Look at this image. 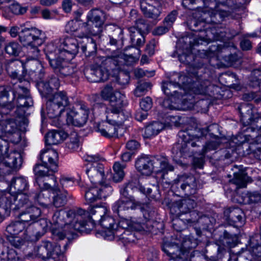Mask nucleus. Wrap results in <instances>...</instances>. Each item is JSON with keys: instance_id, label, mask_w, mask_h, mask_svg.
<instances>
[{"instance_id": "1", "label": "nucleus", "mask_w": 261, "mask_h": 261, "mask_svg": "<svg viewBox=\"0 0 261 261\" xmlns=\"http://www.w3.org/2000/svg\"><path fill=\"white\" fill-rule=\"evenodd\" d=\"M90 215L80 208L56 211L51 220L53 239L63 240L68 234H73L74 231L89 233L95 227L94 220Z\"/></svg>"}, {"instance_id": "2", "label": "nucleus", "mask_w": 261, "mask_h": 261, "mask_svg": "<svg viewBox=\"0 0 261 261\" xmlns=\"http://www.w3.org/2000/svg\"><path fill=\"white\" fill-rule=\"evenodd\" d=\"M41 164H36L34 168L36 182L40 189L45 190L55 187L57 180L54 173L57 171L58 154L54 149L42 151L40 154Z\"/></svg>"}, {"instance_id": "3", "label": "nucleus", "mask_w": 261, "mask_h": 261, "mask_svg": "<svg viewBox=\"0 0 261 261\" xmlns=\"http://www.w3.org/2000/svg\"><path fill=\"white\" fill-rule=\"evenodd\" d=\"M0 98V115H7L14 108H29L33 105V101L29 91L23 85L12 83V87L3 89Z\"/></svg>"}, {"instance_id": "4", "label": "nucleus", "mask_w": 261, "mask_h": 261, "mask_svg": "<svg viewBox=\"0 0 261 261\" xmlns=\"http://www.w3.org/2000/svg\"><path fill=\"white\" fill-rule=\"evenodd\" d=\"M45 34L36 28H24L19 34V41L28 48V56L30 60H36L39 55L38 47L45 41Z\"/></svg>"}, {"instance_id": "5", "label": "nucleus", "mask_w": 261, "mask_h": 261, "mask_svg": "<svg viewBox=\"0 0 261 261\" xmlns=\"http://www.w3.org/2000/svg\"><path fill=\"white\" fill-rule=\"evenodd\" d=\"M45 97L47 99V114L50 118L60 116L70 105L67 94L63 90L56 92Z\"/></svg>"}, {"instance_id": "6", "label": "nucleus", "mask_w": 261, "mask_h": 261, "mask_svg": "<svg viewBox=\"0 0 261 261\" xmlns=\"http://www.w3.org/2000/svg\"><path fill=\"white\" fill-rule=\"evenodd\" d=\"M197 73V72L194 70L193 72L188 73V75H179L177 84L180 87V85H182L185 89L193 91L196 94L205 93L209 85V82L203 81Z\"/></svg>"}, {"instance_id": "7", "label": "nucleus", "mask_w": 261, "mask_h": 261, "mask_svg": "<svg viewBox=\"0 0 261 261\" xmlns=\"http://www.w3.org/2000/svg\"><path fill=\"white\" fill-rule=\"evenodd\" d=\"M100 159L98 154H87L86 159V161L89 162L86 173L93 184L101 183L105 176L103 166L98 163Z\"/></svg>"}, {"instance_id": "8", "label": "nucleus", "mask_w": 261, "mask_h": 261, "mask_svg": "<svg viewBox=\"0 0 261 261\" xmlns=\"http://www.w3.org/2000/svg\"><path fill=\"white\" fill-rule=\"evenodd\" d=\"M89 114V109L84 102L75 104L67 115V123L76 126H82L87 122Z\"/></svg>"}, {"instance_id": "9", "label": "nucleus", "mask_w": 261, "mask_h": 261, "mask_svg": "<svg viewBox=\"0 0 261 261\" xmlns=\"http://www.w3.org/2000/svg\"><path fill=\"white\" fill-rule=\"evenodd\" d=\"M207 133L206 129L204 128H197L195 129L194 133H187L189 135V139L186 141H183L181 143H177L174 146V148H176L179 150L181 155H190L188 154V147L189 146L192 147L200 146L202 144L201 140L203 139L204 136Z\"/></svg>"}, {"instance_id": "10", "label": "nucleus", "mask_w": 261, "mask_h": 261, "mask_svg": "<svg viewBox=\"0 0 261 261\" xmlns=\"http://www.w3.org/2000/svg\"><path fill=\"white\" fill-rule=\"evenodd\" d=\"M38 202L40 205L46 207L50 202V194L48 191H41L39 193L30 191L29 195L21 194L18 196L19 206L24 205H34Z\"/></svg>"}, {"instance_id": "11", "label": "nucleus", "mask_w": 261, "mask_h": 261, "mask_svg": "<svg viewBox=\"0 0 261 261\" xmlns=\"http://www.w3.org/2000/svg\"><path fill=\"white\" fill-rule=\"evenodd\" d=\"M8 149L2 152V161L0 162V172L2 173H9L11 170L16 169L19 168L22 164L21 154L17 151L10 152L6 157L4 154Z\"/></svg>"}, {"instance_id": "12", "label": "nucleus", "mask_w": 261, "mask_h": 261, "mask_svg": "<svg viewBox=\"0 0 261 261\" xmlns=\"http://www.w3.org/2000/svg\"><path fill=\"white\" fill-rule=\"evenodd\" d=\"M107 209L104 206H94L90 210V214L96 215L95 219L101 218L99 221L100 225L107 230L106 233L109 234L110 231L112 230L117 225L115 223V220L112 217L106 216Z\"/></svg>"}, {"instance_id": "13", "label": "nucleus", "mask_w": 261, "mask_h": 261, "mask_svg": "<svg viewBox=\"0 0 261 261\" xmlns=\"http://www.w3.org/2000/svg\"><path fill=\"white\" fill-rule=\"evenodd\" d=\"M71 59L69 57L60 58L57 57L56 60H51L50 66L54 71L62 76L71 75L75 71L73 65L69 63L68 61Z\"/></svg>"}, {"instance_id": "14", "label": "nucleus", "mask_w": 261, "mask_h": 261, "mask_svg": "<svg viewBox=\"0 0 261 261\" xmlns=\"http://www.w3.org/2000/svg\"><path fill=\"white\" fill-rule=\"evenodd\" d=\"M21 208H24L25 210L19 213L17 217L25 226L28 224V227H30L41 216L40 209L34 205H25Z\"/></svg>"}, {"instance_id": "15", "label": "nucleus", "mask_w": 261, "mask_h": 261, "mask_svg": "<svg viewBox=\"0 0 261 261\" xmlns=\"http://www.w3.org/2000/svg\"><path fill=\"white\" fill-rule=\"evenodd\" d=\"M37 86L42 97H48L54 93V90H58L60 86V82L57 76L51 75L47 80L38 82Z\"/></svg>"}, {"instance_id": "16", "label": "nucleus", "mask_w": 261, "mask_h": 261, "mask_svg": "<svg viewBox=\"0 0 261 261\" xmlns=\"http://www.w3.org/2000/svg\"><path fill=\"white\" fill-rule=\"evenodd\" d=\"M196 203L193 199L187 198L177 201L174 203V207H177L182 214L191 213L192 218L187 220L189 223H194L198 222V214L196 211H192Z\"/></svg>"}, {"instance_id": "17", "label": "nucleus", "mask_w": 261, "mask_h": 261, "mask_svg": "<svg viewBox=\"0 0 261 261\" xmlns=\"http://www.w3.org/2000/svg\"><path fill=\"white\" fill-rule=\"evenodd\" d=\"M140 8L146 17L153 20H157L161 13L160 4L157 0H141Z\"/></svg>"}, {"instance_id": "18", "label": "nucleus", "mask_w": 261, "mask_h": 261, "mask_svg": "<svg viewBox=\"0 0 261 261\" xmlns=\"http://www.w3.org/2000/svg\"><path fill=\"white\" fill-rule=\"evenodd\" d=\"M85 75L87 80L92 83L105 82L108 79V71L101 64L93 65L85 71Z\"/></svg>"}, {"instance_id": "19", "label": "nucleus", "mask_w": 261, "mask_h": 261, "mask_svg": "<svg viewBox=\"0 0 261 261\" xmlns=\"http://www.w3.org/2000/svg\"><path fill=\"white\" fill-rule=\"evenodd\" d=\"M141 204L140 202H136L134 199L120 198L114 204L112 209L114 213H117L120 217L123 219L127 211L129 210H135Z\"/></svg>"}, {"instance_id": "20", "label": "nucleus", "mask_w": 261, "mask_h": 261, "mask_svg": "<svg viewBox=\"0 0 261 261\" xmlns=\"http://www.w3.org/2000/svg\"><path fill=\"white\" fill-rule=\"evenodd\" d=\"M177 186L185 195L190 196L196 193L197 184L196 178L193 175H182L178 177Z\"/></svg>"}, {"instance_id": "21", "label": "nucleus", "mask_w": 261, "mask_h": 261, "mask_svg": "<svg viewBox=\"0 0 261 261\" xmlns=\"http://www.w3.org/2000/svg\"><path fill=\"white\" fill-rule=\"evenodd\" d=\"M48 226L46 219L37 220L30 227H27L25 230L24 233L27 236L25 239L29 240L32 236H35L37 239H39L46 232Z\"/></svg>"}, {"instance_id": "22", "label": "nucleus", "mask_w": 261, "mask_h": 261, "mask_svg": "<svg viewBox=\"0 0 261 261\" xmlns=\"http://www.w3.org/2000/svg\"><path fill=\"white\" fill-rule=\"evenodd\" d=\"M192 38L186 36L181 38L179 41V45H181L182 48L183 53L178 54V59L181 63L186 64L192 65L194 60V56L192 54L193 47Z\"/></svg>"}, {"instance_id": "23", "label": "nucleus", "mask_w": 261, "mask_h": 261, "mask_svg": "<svg viewBox=\"0 0 261 261\" xmlns=\"http://www.w3.org/2000/svg\"><path fill=\"white\" fill-rule=\"evenodd\" d=\"M120 53H114L111 56L101 58L102 66L108 70H120L124 66V60Z\"/></svg>"}, {"instance_id": "24", "label": "nucleus", "mask_w": 261, "mask_h": 261, "mask_svg": "<svg viewBox=\"0 0 261 261\" xmlns=\"http://www.w3.org/2000/svg\"><path fill=\"white\" fill-rule=\"evenodd\" d=\"M61 44L63 50H58L60 58L68 56L72 59L79 52V43L74 38H65Z\"/></svg>"}, {"instance_id": "25", "label": "nucleus", "mask_w": 261, "mask_h": 261, "mask_svg": "<svg viewBox=\"0 0 261 261\" xmlns=\"http://www.w3.org/2000/svg\"><path fill=\"white\" fill-rule=\"evenodd\" d=\"M205 40L218 41L229 39L238 35V32L234 30L226 29L223 32L217 30L215 27L207 29L206 30Z\"/></svg>"}, {"instance_id": "26", "label": "nucleus", "mask_w": 261, "mask_h": 261, "mask_svg": "<svg viewBox=\"0 0 261 261\" xmlns=\"http://www.w3.org/2000/svg\"><path fill=\"white\" fill-rule=\"evenodd\" d=\"M224 217L229 225L236 227L242 226L244 223L243 213L238 207L229 208L224 212Z\"/></svg>"}, {"instance_id": "27", "label": "nucleus", "mask_w": 261, "mask_h": 261, "mask_svg": "<svg viewBox=\"0 0 261 261\" xmlns=\"http://www.w3.org/2000/svg\"><path fill=\"white\" fill-rule=\"evenodd\" d=\"M190 242L189 240L185 241L182 243L181 248H179L177 245L171 246L167 245L163 247V250L172 259L178 257L182 258V255H187L189 250L192 248V247L188 245Z\"/></svg>"}, {"instance_id": "28", "label": "nucleus", "mask_w": 261, "mask_h": 261, "mask_svg": "<svg viewBox=\"0 0 261 261\" xmlns=\"http://www.w3.org/2000/svg\"><path fill=\"white\" fill-rule=\"evenodd\" d=\"M6 70L10 76L14 80L16 79L17 84H22L25 73L24 72L22 64L18 61H12L9 63L6 67Z\"/></svg>"}, {"instance_id": "29", "label": "nucleus", "mask_w": 261, "mask_h": 261, "mask_svg": "<svg viewBox=\"0 0 261 261\" xmlns=\"http://www.w3.org/2000/svg\"><path fill=\"white\" fill-rule=\"evenodd\" d=\"M122 108L114 107L106 108V113L107 122L114 126L121 124L125 120Z\"/></svg>"}, {"instance_id": "30", "label": "nucleus", "mask_w": 261, "mask_h": 261, "mask_svg": "<svg viewBox=\"0 0 261 261\" xmlns=\"http://www.w3.org/2000/svg\"><path fill=\"white\" fill-rule=\"evenodd\" d=\"M51 247V242L43 241L41 244L34 248V250L26 255L28 258H39L44 261L48 258V249Z\"/></svg>"}, {"instance_id": "31", "label": "nucleus", "mask_w": 261, "mask_h": 261, "mask_svg": "<svg viewBox=\"0 0 261 261\" xmlns=\"http://www.w3.org/2000/svg\"><path fill=\"white\" fill-rule=\"evenodd\" d=\"M153 161L154 158L150 159L147 156H142L136 161V168L142 174L150 175L152 171H154Z\"/></svg>"}, {"instance_id": "32", "label": "nucleus", "mask_w": 261, "mask_h": 261, "mask_svg": "<svg viewBox=\"0 0 261 261\" xmlns=\"http://www.w3.org/2000/svg\"><path fill=\"white\" fill-rule=\"evenodd\" d=\"M153 163L154 165V172L157 173H162L161 177L165 179V176L168 172L173 171L174 167L171 165L168 160L164 157H154Z\"/></svg>"}, {"instance_id": "33", "label": "nucleus", "mask_w": 261, "mask_h": 261, "mask_svg": "<svg viewBox=\"0 0 261 261\" xmlns=\"http://www.w3.org/2000/svg\"><path fill=\"white\" fill-rule=\"evenodd\" d=\"M103 24H97L96 23L90 24L88 22L81 23V35L80 37H88L89 35L98 36L101 34L103 30Z\"/></svg>"}, {"instance_id": "34", "label": "nucleus", "mask_w": 261, "mask_h": 261, "mask_svg": "<svg viewBox=\"0 0 261 261\" xmlns=\"http://www.w3.org/2000/svg\"><path fill=\"white\" fill-rule=\"evenodd\" d=\"M11 190L13 189L17 194H23L29 195V186L27 180L23 177L13 178L10 185Z\"/></svg>"}, {"instance_id": "35", "label": "nucleus", "mask_w": 261, "mask_h": 261, "mask_svg": "<svg viewBox=\"0 0 261 261\" xmlns=\"http://www.w3.org/2000/svg\"><path fill=\"white\" fill-rule=\"evenodd\" d=\"M83 40L80 42L81 49L86 57L94 56L97 51V46L95 40L88 37H81Z\"/></svg>"}, {"instance_id": "36", "label": "nucleus", "mask_w": 261, "mask_h": 261, "mask_svg": "<svg viewBox=\"0 0 261 261\" xmlns=\"http://www.w3.org/2000/svg\"><path fill=\"white\" fill-rule=\"evenodd\" d=\"M129 33L130 43L134 48H139L145 42V37L143 33L137 31L135 27H129L127 28Z\"/></svg>"}, {"instance_id": "37", "label": "nucleus", "mask_w": 261, "mask_h": 261, "mask_svg": "<svg viewBox=\"0 0 261 261\" xmlns=\"http://www.w3.org/2000/svg\"><path fill=\"white\" fill-rule=\"evenodd\" d=\"M164 127L163 123L159 121L153 122L146 126L143 136L145 139H151L158 135Z\"/></svg>"}, {"instance_id": "38", "label": "nucleus", "mask_w": 261, "mask_h": 261, "mask_svg": "<svg viewBox=\"0 0 261 261\" xmlns=\"http://www.w3.org/2000/svg\"><path fill=\"white\" fill-rule=\"evenodd\" d=\"M67 137V134L61 130H51L45 136L46 143L49 145H56L62 142Z\"/></svg>"}, {"instance_id": "39", "label": "nucleus", "mask_w": 261, "mask_h": 261, "mask_svg": "<svg viewBox=\"0 0 261 261\" xmlns=\"http://www.w3.org/2000/svg\"><path fill=\"white\" fill-rule=\"evenodd\" d=\"M95 130L99 133L101 136L108 138L114 137L116 134L115 126L108 122L98 124L95 127Z\"/></svg>"}, {"instance_id": "40", "label": "nucleus", "mask_w": 261, "mask_h": 261, "mask_svg": "<svg viewBox=\"0 0 261 261\" xmlns=\"http://www.w3.org/2000/svg\"><path fill=\"white\" fill-rule=\"evenodd\" d=\"M162 90L167 96H177L178 90H181L177 82H163Z\"/></svg>"}, {"instance_id": "41", "label": "nucleus", "mask_w": 261, "mask_h": 261, "mask_svg": "<svg viewBox=\"0 0 261 261\" xmlns=\"http://www.w3.org/2000/svg\"><path fill=\"white\" fill-rule=\"evenodd\" d=\"M177 110H188L194 107V100L190 95L185 94L184 96H177Z\"/></svg>"}, {"instance_id": "42", "label": "nucleus", "mask_w": 261, "mask_h": 261, "mask_svg": "<svg viewBox=\"0 0 261 261\" xmlns=\"http://www.w3.org/2000/svg\"><path fill=\"white\" fill-rule=\"evenodd\" d=\"M104 13L102 11L99 9H92L90 10L87 15V22L88 23L104 24Z\"/></svg>"}, {"instance_id": "43", "label": "nucleus", "mask_w": 261, "mask_h": 261, "mask_svg": "<svg viewBox=\"0 0 261 261\" xmlns=\"http://www.w3.org/2000/svg\"><path fill=\"white\" fill-rule=\"evenodd\" d=\"M67 246L68 244L66 243L64 245V249L62 250L60 245L57 244L53 245L51 243V247L48 249V258L46 261H56L58 257L65 252Z\"/></svg>"}, {"instance_id": "44", "label": "nucleus", "mask_w": 261, "mask_h": 261, "mask_svg": "<svg viewBox=\"0 0 261 261\" xmlns=\"http://www.w3.org/2000/svg\"><path fill=\"white\" fill-rule=\"evenodd\" d=\"M248 180V176L244 171H239L234 173L233 178L230 182L236 185L238 188H242L246 187Z\"/></svg>"}, {"instance_id": "45", "label": "nucleus", "mask_w": 261, "mask_h": 261, "mask_svg": "<svg viewBox=\"0 0 261 261\" xmlns=\"http://www.w3.org/2000/svg\"><path fill=\"white\" fill-rule=\"evenodd\" d=\"M55 187V189L53 187L50 189L57 192L58 191L57 195L54 197L53 204L56 207H60L64 206L66 203L67 201V192L65 190L63 191L59 190L56 185Z\"/></svg>"}, {"instance_id": "46", "label": "nucleus", "mask_w": 261, "mask_h": 261, "mask_svg": "<svg viewBox=\"0 0 261 261\" xmlns=\"http://www.w3.org/2000/svg\"><path fill=\"white\" fill-rule=\"evenodd\" d=\"M17 129L16 123L12 120H2L0 121V134H12Z\"/></svg>"}, {"instance_id": "47", "label": "nucleus", "mask_w": 261, "mask_h": 261, "mask_svg": "<svg viewBox=\"0 0 261 261\" xmlns=\"http://www.w3.org/2000/svg\"><path fill=\"white\" fill-rule=\"evenodd\" d=\"M125 95L121 93L117 90H115V92L111 97L110 101L111 107L114 108H123L125 105Z\"/></svg>"}, {"instance_id": "48", "label": "nucleus", "mask_w": 261, "mask_h": 261, "mask_svg": "<svg viewBox=\"0 0 261 261\" xmlns=\"http://www.w3.org/2000/svg\"><path fill=\"white\" fill-rule=\"evenodd\" d=\"M118 75L114 80L121 88H125L129 84L130 76L129 73L123 70H118Z\"/></svg>"}, {"instance_id": "49", "label": "nucleus", "mask_w": 261, "mask_h": 261, "mask_svg": "<svg viewBox=\"0 0 261 261\" xmlns=\"http://www.w3.org/2000/svg\"><path fill=\"white\" fill-rule=\"evenodd\" d=\"M97 187H92L85 192V198L86 202L88 204H92L100 199Z\"/></svg>"}, {"instance_id": "50", "label": "nucleus", "mask_w": 261, "mask_h": 261, "mask_svg": "<svg viewBox=\"0 0 261 261\" xmlns=\"http://www.w3.org/2000/svg\"><path fill=\"white\" fill-rule=\"evenodd\" d=\"M24 224L19 220L12 222L6 227V231L10 233V236H16L21 232L25 228Z\"/></svg>"}, {"instance_id": "51", "label": "nucleus", "mask_w": 261, "mask_h": 261, "mask_svg": "<svg viewBox=\"0 0 261 261\" xmlns=\"http://www.w3.org/2000/svg\"><path fill=\"white\" fill-rule=\"evenodd\" d=\"M228 48L227 47H221L219 45H212L208 50H204L205 56L207 58H212L215 56H219V54L227 53Z\"/></svg>"}, {"instance_id": "52", "label": "nucleus", "mask_w": 261, "mask_h": 261, "mask_svg": "<svg viewBox=\"0 0 261 261\" xmlns=\"http://www.w3.org/2000/svg\"><path fill=\"white\" fill-rule=\"evenodd\" d=\"M134 50L135 51L133 54H124L120 53V55H122L123 59L124 60V65H130L138 60L141 50L139 48H134Z\"/></svg>"}, {"instance_id": "53", "label": "nucleus", "mask_w": 261, "mask_h": 261, "mask_svg": "<svg viewBox=\"0 0 261 261\" xmlns=\"http://www.w3.org/2000/svg\"><path fill=\"white\" fill-rule=\"evenodd\" d=\"M66 146L68 149L72 151H75L80 148L81 146L80 137L76 133H72L70 134L69 141L66 143Z\"/></svg>"}, {"instance_id": "54", "label": "nucleus", "mask_w": 261, "mask_h": 261, "mask_svg": "<svg viewBox=\"0 0 261 261\" xmlns=\"http://www.w3.org/2000/svg\"><path fill=\"white\" fill-rule=\"evenodd\" d=\"M124 165H121L119 163L116 162L113 166L114 174L113 175V180L114 181L117 182L121 181L124 176V173L123 171V168Z\"/></svg>"}, {"instance_id": "55", "label": "nucleus", "mask_w": 261, "mask_h": 261, "mask_svg": "<svg viewBox=\"0 0 261 261\" xmlns=\"http://www.w3.org/2000/svg\"><path fill=\"white\" fill-rule=\"evenodd\" d=\"M129 233L128 231H126L122 228H118L117 225L112 230L110 231L109 234H107L108 240H112L115 238H117L118 239H125V233Z\"/></svg>"}, {"instance_id": "56", "label": "nucleus", "mask_w": 261, "mask_h": 261, "mask_svg": "<svg viewBox=\"0 0 261 261\" xmlns=\"http://www.w3.org/2000/svg\"><path fill=\"white\" fill-rule=\"evenodd\" d=\"M221 143V139L219 137L215 138V140L208 142L204 145L201 151V155L204 156L206 153L209 151L216 150L217 149L218 147L220 145Z\"/></svg>"}, {"instance_id": "57", "label": "nucleus", "mask_w": 261, "mask_h": 261, "mask_svg": "<svg viewBox=\"0 0 261 261\" xmlns=\"http://www.w3.org/2000/svg\"><path fill=\"white\" fill-rule=\"evenodd\" d=\"M65 31L68 34H73L79 31V34L76 36L80 38L79 36L81 35V24L76 21H69L65 25Z\"/></svg>"}, {"instance_id": "58", "label": "nucleus", "mask_w": 261, "mask_h": 261, "mask_svg": "<svg viewBox=\"0 0 261 261\" xmlns=\"http://www.w3.org/2000/svg\"><path fill=\"white\" fill-rule=\"evenodd\" d=\"M99 184V185L96 187L100 198H106L112 194L113 189L108 184H102L101 182Z\"/></svg>"}, {"instance_id": "59", "label": "nucleus", "mask_w": 261, "mask_h": 261, "mask_svg": "<svg viewBox=\"0 0 261 261\" xmlns=\"http://www.w3.org/2000/svg\"><path fill=\"white\" fill-rule=\"evenodd\" d=\"M152 86V85L150 82L141 83L134 90V94L137 97H140L150 90Z\"/></svg>"}, {"instance_id": "60", "label": "nucleus", "mask_w": 261, "mask_h": 261, "mask_svg": "<svg viewBox=\"0 0 261 261\" xmlns=\"http://www.w3.org/2000/svg\"><path fill=\"white\" fill-rule=\"evenodd\" d=\"M167 98L165 99L162 102V106L165 109L172 110H177V96H168Z\"/></svg>"}, {"instance_id": "61", "label": "nucleus", "mask_w": 261, "mask_h": 261, "mask_svg": "<svg viewBox=\"0 0 261 261\" xmlns=\"http://www.w3.org/2000/svg\"><path fill=\"white\" fill-rule=\"evenodd\" d=\"M106 29L108 31L109 36H112L113 37L122 38L123 31L117 25L114 24L107 25Z\"/></svg>"}, {"instance_id": "62", "label": "nucleus", "mask_w": 261, "mask_h": 261, "mask_svg": "<svg viewBox=\"0 0 261 261\" xmlns=\"http://www.w3.org/2000/svg\"><path fill=\"white\" fill-rule=\"evenodd\" d=\"M56 47L53 43H49L47 44L46 47L44 48V50L46 53V56L49 60V63L50 64L51 60H56V56L57 54L59 55V53ZM59 56L58 57H59Z\"/></svg>"}, {"instance_id": "63", "label": "nucleus", "mask_w": 261, "mask_h": 261, "mask_svg": "<svg viewBox=\"0 0 261 261\" xmlns=\"http://www.w3.org/2000/svg\"><path fill=\"white\" fill-rule=\"evenodd\" d=\"M115 92L113 87L110 85H106L100 92V96L105 100H111V97Z\"/></svg>"}, {"instance_id": "64", "label": "nucleus", "mask_w": 261, "mask_h": 261, "mask_svg": "<svg viewBox=\"0 0 261 261\" xmlns=\"http://www.w3.org/2000/svg\"><path fill=\"white\" fill-rule=\"evenodd\" d=\"M6 52L13 56H18L20 51V46L16 42H10L5 46Z\"/></svg>"}]
</instances>
